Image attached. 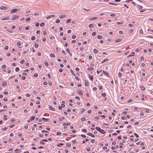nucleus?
<instances>
[{"label":"nucleus","instance_id":"26","mask_svg":"<svg viewBox=\"0 0 153 153\" xmlns=\"http://www.w3.org/2000/svg\"><path fill=\"white\" fill-rule=\"evenodd\" d=\"M70 71L71 72V74H73V75H74V76H75V74L74 73V72L73 71H72V69H70Z\"/></svg>","mask_w":153,"mask_h":153},{"label":"nucleus","instance_id":"47","mask_svg":"<svg viewBox=\"0 0 153 153\" xmlns=\"http://www.w3.org/2000/svg\"><path fill=\"white\" fill-rule=\"evenodd\" d=\"M91 149V148L90 147L86 149V151L87 152H89V151H90Z\"/></svg>","mask_w":153,"mask_h":153},{"label":"nucleus","instance_id":"35","mask_svg":"<svg viewBox=\"0 0 153 153\" xmlns=\"http://www.w3.org/2000/svg\"><path fill=\"white\" fill-rule=\"evenodd\" d=\"M96 34H97V33L96 32H94L92 33V36H94Z\"/></svg>","mask_w":153,"mask_h":153},{"label":"nucleus","instance_id":"23","mask_svg":"<svg viewBox=\"0 0 153 153\" xmlns=\"http://www.w3.org/2000/svg\"><path fill=\"white\" fill-rule=\"evenodd\" d=\"M86 120V118L85 117H83L81 119V120L82 121H84Z\"/></svg>","mask_w":153,"mask_h":153},{"label":"nucleus","instance_id":"37","mask_svg":"<svg viewBox=\"0 0 153 153\" xmlns=\"http://www.w3.org/2000/svg\"><path fill=\"white\" fill-rule=\"evenodd\" d=\"M108 59H104L103 60V61L102 62V63H103L104 62H105L106 61L108 60Z\"/></svg>","mask_w":153,"mask_h":153},{"label":"nucleus","instance_id":"24","mask_svg":"<svg viewBox=\"0 0 153 153\" xmlns=\"http://www.w3.org/2000/svg\"><path fill=\"white\" fill-rule=\"evenodd\" d=\"M108 4H110L114 5H117V4H115L112 2H109Z\"/></svg>","mask_w":153,"mask_h":153},{"label":"nucleus","instance_id":"42","mask_svg":"<svg viewBox=\"0 0 153 153\" xmlns=\"http://www.w3.org/2000/svg\"><path fill=\"white\" fill-rule=\"evenodd\" d=\"M85 111V109L84 108H82V110L81 111V114H82L83 112Z\"/></svg>","mask_w":153,"mask_h":153},{"label":"nucleus","instance_id":"30","mask_svg":"<svg viewBox=\"0 0 153 153\" xmlns=\"http://www.w3.org/2000/svg\"><path fill=\"white\" fill-rule=\"evenodd\" d=\"M36 37L35 36H33L31 37V40H34L35 39Z\"/></svg>","mask_w":153,"mask_h":153},{"label":"nucleus","instance_id":"49","mask_svg":"<svg viewBox=\"0 0 153 153\" xmlns=\"http://www.w3.org/2000/svg\"><path fill=\"white\" fill-rule=\"evenodd\" d=\"M146 37L147 38H153V37L152 36H146Z\"/></svg>","mask_w":153,"mask_h":153},{"label":"nucleus","instance_id":"48","mask_svg":"<svg viewBox=\"0 0 153 153\" xmlns=\"http://www.w3.org/2000/svg\"><path fill=\"white\" fill-rule=\"evenodd\" d=\"M38 76V74L37 73H35L33 75V76L34 77H36Z\"/></svg>","mask_w":153,"mask_h":153},{"label":"nucleus","instance_id":"7","mask_svg":"<svg viewBox=\"0 0 153 153\" xmlns=\"http://www.w3.org/2000/svg\"><path fill=\"white\" fill-rule=\"evenodd\" d=\"M102 72H103V73L106 76H107L108 77H109V73H108V72H106L104 70H103L102 71Z\"/></svg>","mask_w":153,"mask_h":153},{"label":"nucleus","instance_id":"20","mask_svg":"<svg viewBox=\"0 0 153 153\" xmlns=\"http://www.w3.org/2000/svg\"><path fill=\"white\" fill-rule=\"evenodd\" d=\"M50 56H51L52 57H55V55L53 53H51L50 54Z\"/></svg>","mask_w":153,"mask_h":153},{"label":"nucleus","instance_id":"34","mask_svg":"<svg viewBox=\"0 0 153 153\" xmlns=\"http://www.w3.org/2000/svg\"><path fill=\"white\" fill-rule=\"evenodd\" d=\"M19 68L18 67H16L15 68V71L16 72H18L19 71Z\"/></svg>","mask_w":153,"mask_h":153},{"label":"nucleus","instance_id":"41","mask_svg":"<svg viewBox=\"0 0 153 153\" xmlns=\"http://www.w3.org/2000/svg\"><path fill=\"white\" fill-rule=\"evenodd\" d=\"M66 146L68 147H70L71 146V144L69 143H67L66 144Z\"/></svg>","mask_w":153,"mask_h":153},{"label":"nucleus","instance_id":"54","mask_svg":"<svg viewBox=\"0 0 153 153\" xmlns=\"http://www.w3.org/2000/svg\"><path fill=\"white\" fill-rule=\"evenodd\" d=\"M116 143V142L115 140L113 141L112 143V144L113 145H114Z\"/></svg>","mask_w":153,"mask_h":153},{"label":"nucleus","instance_id":"19","mask_svg":"<svg viewBox=\"0 0 153 153\" xmlns=\"http://www.w3.org/2000/svg\"><path fill=\"white\" fill-rule=\"evenodd\" d=\"M89 78L91 80H93V77L92 75H89Z\"/></svg>","mask_w":153,"mask_h":153},{"label":"nucleus","instance_id":"4","mask_svg":"<svg viewBox=\"0 0 153 153\" xmlns=\"http://www.w3.org/2000/svg\"><path fill=\"white\" fill-rule=\"evenodd\" d=\"M0 8L1 10H8L7 7L5 6H1L0 7Z\"/></svg>","mask_w":153,"mask_h":153},{"label":"nucleus","instance_id":"59","mask_svg":"<svg viewBox=\"0 0 153 153\" xmlns=\"http://www.w3.org/2000/svg\"><path fill=\"white\" fill-rule=\"evenodd\" d=\"M82 131L85 132H87V130L86 129H82Z\"/></svg>","mask_w":153,"mask_h":153},{"label":"nucleus","instance_id":"50","mask_svg":"<svg viewBox=\"0 0 153 153\" xmlns=\"http://www.w3.org/2000/svg\"><path fill=\"white\" fill-rule=\"evenodd\" d=\"M76 36L75 35H73L72 36V38L73 39H74L76 38Z\"/></svg>","mask_w":153,"mask_h":153},{"label":"nucleus","instance_id":"64","mask_svg":"<svg viewBox=\"0 0 153 153\" xmlns=\"http://www.w3.org/2000/svg\"><path fill=\"white\" fill-rule=\"evenodd\" d=\"M134 31V30L132 29H131L129 31H128V33H131L133 31Z\"/></svg>","mask_w":153,"mask_h":153},{"label":"nucleus","instance_id":"58","mask_svg":"<svg viewBox=\"0 0 153 153\" xmlns=\"http://www.w3.org/2000/svg\"><path fill=\"white\" fill-rule=\"evenodd\" d=\"M101 95L103 97H105V95H106V94H105V93H103L101 94Z\"/></svg>","mask_w":153,"mask_h":153},{"label":"nucleus","instance_id":"9","mask_svg":"<svg viewBox=\"0 0 153 153\" xmlns=\"http://www.w3.org/2000/svg\"><path fill=\"white\" fill-rule=\"evenodd\" d=\"M87 134L88 135H89L91 137H95V136L94 135H93V134H92L90 132H88Z\"/></svg>","mask_w":153,"mask_h":153},{"label":"nucleus","instance_id":"60","mask_svg":"<svg viewBox=\"0 0 153 153\" xmlns=\"http://www.w3.org/2000/svg\"><path fill=\"white\" fill-rule=\"evenodd\" d=\"M26 79V77L25 76H23L22 77V80H25Z\"/></svg>","mask_w":153,"mask_h":153},{"label":"nucleus","instance_id":"43","mask_svg":"<svg viewBox=\"0 0 153 153\" xmlns=\"http://www.w3.org/2000/svg\"><path fill=\"white\" fill-rule=\"evenodd\" d=\"M34 46L35 48H37L39 46V44H38L36 43L35 44Z\"/></svg>","mask_w":153,"mask_h":153},{"label":"nucleus","instance_id":"62","mask_svg":"<svg viewBox=\"0 0 153 153\" xmlns=\"http://www.w3.org/2000/svg\"><path fill=\"white\" fill-rule=\"evenodd\" d=\"M121 76H122V73L120 72H119L118 73L119 77H120Z\"/></svg>","mask_w":153,"mask_h":153},{"label":"nucleus","instance_id":"29","mask_svg":"<svg viewBox=\"0 0 153 153\" xmlns=\"http://www.w3.org/2000/svg\"><path fill=\"white\" fill-rule=\"evenodd\" d=\"M94 26L93 25V24H90L89 25L88 27H93Z\"/></svg>","mask_w":153,"mask_h":153},{"label":"nucleus","instance_id":"2","mask_svg":"<svg viewBox=\"0 0 153 153\" xmlns=\"http://www.w3.org/2000/svg\"><path fill=\"white\" fill-rule=\"evenodd\" d=\"M19 16L18 15H15L12 16V20H15L18 19L19 18Z\"/></svg>","mask_w":153,"mask_h":153},{"label":"nucleus","instance_id":"40","mask_svg":"<svg viewBox=\"0 0 153 153\" xmlns=\"http://www.w3.org/2000/svg\"><path fill=\"white\" fill-rule=\"evenodd\" d=\"M44 64L46 66H48L49 65L48 63L47 62H44Z\"/></svg>","mask_w":153,"mask_h":153},{"label":"nucleus","instance_id":"11","mask_svg":"<svg viewBox=\"0 0 153 153\" xmlns=\"http://www.w3.org/2000/svg\"><path fill=\"white\" fill-rule=\"evenodd\" d=\"M139 87L140 88L141 90L142 91H144L145 89V87L144 86L142 85H140Z\"/></svg>","mask_w":153,"mask_h":153},{"label":"nucleus","instance_id":"63","mask_svg":"<svg viewBox=\"0 0 153 153\" xmlns=\"http://www.w3.org/2000/svg\"><path fill=\"white\" fill-rule=\"evenodd\" d=\"M116 15V14L114 13L111 14L110 15V16H115Z\"/></svg>","mask_w":153,"mask_h":153},{"label":"nucleus","instance_id":"15","mask_svg":"<svg viewBox=\"0 0 153 153\" xmlns=\"http://www.w3.org/2000/svg\"><path fill=\"white\" fill-rule=\"evenodd\" d=\"M42 119L45 122H47L49 120L48 119L45 118L44 117H42Z\"/></svg>","mask_w":153,"mask_h":153},{"label":"nucleus","instance_id":"8","mask_svg":"<svg viewBox=\"0 0 153 153\" xmlns=\"http://www.w3.org/2000/svg\"><path fill=\"white\" fill-rule=\"evenodd\" d=\"M55 16V15H49L46 17V19H49L51 18L52 17H54Z\"/></svg>","mask_w":153,"mask_h":153},{"label":"nucleus","instance_id":"33","mask_svg":"<svg viewBox=\"0 0 153 153\" xmlns=\"http://www.w3.org/2000/svg\"><path fill=\"white\" fill-rule=\"evenodd\" d=\"M6 30L8 32L11 33H13V31L11 30Z\"/></svg>","mask_w":153,"mask_h":153},{"label":"nucleus","instance_id":"32","mask_svg":"<svg viewBox=\"0 0 153 153\" xmlns=\"http://www.w3.org/2000/svg\"><path fill=\"white\" fill-rule=\"evenodd\" d=\"M71 19H68L66 21V23H69L71 22Z\"/></svg>","mask_w":153,"mask_h":153},{"label":"nucleus","instance_id":"36","mask_svg":"<svg viewBox=\"0 0 153 153\" xmlns=\"http://www.w3.org/2000/svg\"><path fill=\"white\" fill-rule=\"evenodd\" d=\"M30 20H31V18L30 17H28V18H27L26 19V21H30Z\"/></svg>","mask_w":153,"mask_h":153},{"label":"nucleus","instance_id":"16","mask_svg":"<svg viewBox=\"0 0 153 153\" xmlns=\"http://www.w3.org/2000/svg\"><path fill=\"white\" fill-rule=\"evenodd\" d=\"M97 37L98 39H102L103 38V37H102V36L100 35H98L97 36Z\"/></svg>","mask_w":153,"mask_h":153},{"label":"nucleus","instance_id":"31","mask_svg":"<svg viewBox=\"0 0 153 153\" xmlns=\"http://www.w3.org/2000/svg\"><path fill=\"white\" fill-rule=\"evenodd\" d=\"M7 85V83L6 82H3L2 83L1 85L3 86H5Z\"/></svg>","mask_w":153,"mask_h":153},{"label":"nucleus","instance_id":"57","mask_svg":"<svg viewBox=\"0 0 153 153\" xmlns=\"http://www.w3.org/2000/svg\"><path fill=\"white\" fill-rule=\"evenodd\" d=\"M47 33V32L46 31H44L43 32V34L44 35H46Z\"/></svg>","mask_w":153,"mask_h":153},{"label":"nucleus","instance_id":"53","mask_svg":"<svg viewBox=\"0 0 153 153\" xmlns=\"http://www.w3.org/2000/svg\"><path fill=\"white\" fill-rule=\"evenodd\" d=\"M71 124V123H66V126H69Z\"/></svg>","mask_w":153,"mask_h":153},{"label":"nucleus","instance_id":"6","mask_svg":"<svg viewBox=\"0 0 153 153\" xmlns=\"http://www.w3.org/2000/svg\"><path fill=\"white\" fill-rule=\"evenodd\" d=\"M122 39H121V38L118 39H116L115 41V43H117L118 42H121L122 41Z\"/></svg>","mask_w":153,"mask_h":153},{"label":"nucleus","instance_id":"51","mask_svg":"<svg viewBox=\"0 0 153 153\" xmlns=\"http://www.w3.org/2000/svg\"><path fill=\"white\" fill-rule=\"evenodd\" d=\"M33 93L35 94H37V92L36 90H33Z\"/></svg>","mask_w":153,"mask_h":153},{"label":"nucleus","instance_id":"10","mask_svg":"<svg viewBox=\"0 0 153 153\" xmlns=\"http://www.w3.org/2000/svg\"><path fill=\"white\" fill-rule=\"evenodd\" d=\"M49 108H50V109L52 111H55V108H53L52 106L49 105Z\"/></svg>","mask_w":153,"mask_h":153},{"label":"nucleus","instance_id":"22","mask_svg":"<svg viewBox=\"0 0 153 153\" xmlns=\"http://www.w3.org/2000/svg\"><path fill=\"white\" fill-rule=\"evenodd\" d=\"M94 69V68L93 67H91L88 68V70L89 71L92 70Z\"/></svg>","mask_w":153,"mask_h":153},{"label":"nucleus","instance_id":"61","mask_svg":"<svg viewBox=\"0 0 153 153\" xmlns=\"http://www.w3.org/2000/svg\"><path fill=\"white\" fill-rule=\"evenodd\" d=\"M46 38L45 37H44L42 39V41L43 42H45L46 40Z\"/></svg>","mask_w":153,"mask_h":153},{"label":"nucleus","instance_id":"1","mask_svg":"<svg viewBox=\"0 0 153 153\" xmlns=\"http://www.w3.org/2000/svg\"><path fill=\"white\" fill-rule=\"evenodd\" d=\"M95 128L97 130L99 131H100V133L102 134H103L105 133V132H102V131H104V130L102 129H101L100 127H96Z\"/></svg>","mask_w":153,"mask_h":153},{"label":"nucleus","instance_id":"5","mask_svg":"<svg viewBox=\"0 0 153 153\" xmlns=\"http://www.w3.org/2000/svg\"><path fill=\"white\" fill-rule=\"evenodd\" d=\"M85 84V86L88 87L89 85V82L88 81L85 80L84 81Z\"/></svg>","mask_w":153,"mask_h":153},{"label":"nucleus","instance_id":"18","mask_svg":"<svg viewBox=\"0 0 153 153\" xmlns=\"http://www.w3.org/2000/svg\"><path fill=\"white\" fill-rule=\"evenodd\" d=\"M66 16V15H62L59 16V18L61 19L62 18L65 17Z\"/></svg>","mask_w":153,"mask_h":153},{"label":"nucleus","instance_id":"21","mask_svg":"<svg viewBox=\"0 0 153 153\" xmlns=\"http://www.w3.org/2000/svg\"><path fill=\"white\" fill-rule=\"evenodd\" d=\"M45 25V23L43 22H42L40 25V27H42L44 26Z\"/></svg>","mask_w":153,"mask_h":153},{"label":"nucleus","instance_id":"45","mask_svg":"<svg viewBox=\"0 0 153 153\" xmlns=\"http://www.w3.org/2000/svg\"><path fill=\"white\" fill-rule=\"evenodd\" d=\"M15 126V125H11L9 126V127L11 128L14 127Z\"/></svg>","mask_w":153,"mask_h":153},{"label":"nucleus","instance_id":"56","mask_svg":"<svg viewBox=\"0 0 153 153\" xmlns=\"http://www.w3.org/2000/svg\"><path fill=\"white\" fill-rule=\"evenodd\" d=\"M76 42V40H73L71 42L72 43H75Z\"/></svg>","mask_w":153,"mask_h":153},{"label":"nucleus","instance_id":"28","mask_svg":"<svg viewBox=\"0 0 153 153\" xmlns=\"http://www.w3.org/2000/svg\"><path fill=\"white\" fill-rule=\"evenodd\" d=\"M25 61V60L24 59H22V60H21L20 61V63L21 64H23L24 62Z\"/></svg>","mask_w":153,"mask_h":153},{"label":"nucleus","instance_id":"46","mask_svg":"<svg viewBox=\"0 0 153 153\" xmlns=\"http://www.w3.org/2000/svg\"><path fill=\"white\" fill-rule=\"evenodd\" d=\"M44 141H41L40 142V143L41 144H42V145H44L45 144V143L44 142H43Z\"/></svg>","mask_w":153,"mask_h":153},{"label":"nucleus","instance_id":"27","mask_svg":"<svg viewBox=\"0 0 153 153\" xmlns=\"http://www.w3.org/2000/svg\"><path fill=\"white\" fill-rule=\"evenodd\" d=\"M7 129V127H4V128H2L1 129V130L3 131H6Z\"/></svg>","mask_w":153,"mask_h":153},{"label":"nucleus","instance_id":"39","mask_svg":"<svg viewBox=\"0 0 153 153\" xmlns=\"http://www.w3.org/2000/svg\"><path fill=\"white\" fill-rule=\"evenodd\" d=\"M63 145V144L62 143H60L59 144H58L57 145V146H58V147H60V146H59V145H62V146Z\"/></svg>","mask_w":153,"mask_h":153},{"label":"nucleus","instance_id":"17","mask_svg":"<svg viewBox=\"0 0 153 153\" xmlns=\"http://www.w3.org/2000/svg\"><path fill=\"white\" fill-rule=\"evenodd\" d=\"M94 52V53L97 54L98 52V51L96 49H94L93 50Z\"/></svg>","mask_w":153,"mask_h":153},{"label":"nucleus","instance_id":"14","mask_svg":"<svg viewBox=\"0 0 153 153\" xmlns=\"http://www.w3.org/2000/svg\"><path fill=\"white\" fill-rule=\"evenodd\" d=\"M97 18L96 17H94L93 18H91L89 19V20H95L97 19Z\"/></svg>","mask_w":153,"mask_h":153},{"label":"nucleus","instance_id":"38","mask_svg":"<svg viewBox=\"0 0 153 153\" xmlns=\"http://www.w3.org/2000/svg\"><path fill=\"white\" fill-rule=\"evenodd\" d=\"M8 49V46H5L4 47V49L5 50H7Z\"/></svg>","mask_w":153,"mask_h":153},{"label":"nucleus","instance_id":"25","mask_svg":"<svg viewBox=\"0 0 153 153\" xmlns=\"http://www.w3.org/2000/svg\"><path fill=\"white\" fill-rule=\"evenodd\" d=\"M35 118V116H32L31 117V118H30V120L31 121H32V120H33Z\"/></svg>","mask_w":153,"mask_h":153},{"label":"nucleus","instance_id":"44","mask_svg":"<svg viewBox=\"0 0 153 153\" xmlns=\"http://www.w3.org/2000/svg\"><path fill=\"white\" fill-rule=\"evenodd\" d=\"M117 23L118 24H123V22H117Z\"/></svg>","mask_w":153,"mask_h":153},{"label":"nucleus","instance_id":"12","mask_svg":"<svg viewBox=\"0 0 153 153\" xmlns=\"http://www.w3.org/2000/svg\"><path fill=\"white\" fill-rule=\"evenodd\" d=\"M10 19L9 17H6L2 18L1 19V20H9Z\"/></svg>","mask_w":153,"mask_h":153},{"label":"nucleus","instance_id":"52","mask_svg":"<svg viewBox=\"0 0 153 153\" xmlns=\"http://www.w3.org/2000/svg\"><path fill=\"white\" fill-rule=\"evenodd\" d=\"M21 44V43L20 42H18L17 43H16V45H17L18 46H20V45Z\"/></svg>","mask_w":153,"mask_h":153},{"label":"nucleus","instance_id":"13","mask_svg":"<svg viewBox=\"0 0 153 153\" xmlns=\"http://www.w3.org/2000/svg\"><path fill=\"white\" fill-rule=\"evenodd\" d=\"M77 93L79 94L82 95L83 93L82 91L80 90H77Z\"/></svg>","mask_w":153,"mask_h":153},{"label":"nucleus","instance_id":"55","mask_svg":"<svg viewBox=\"0 0 153 153\" xmlns=\"http://www.w3.org/2000/svg\"><path fill=\"white\" fill-rule=\"evenodd\" d=\"M56 23H58L60 22V20L59 19H57L56 21Z\"/></svg>","mask_w":153,"mask_h":153},{"label":"nucleus","instance_id":"3","mask_svg":"<svg viewBox=\"0 0 153 153\" xmlns=\"http://www.w3.org/2000/svg\"><path fill=\"white\" fill-rule=\"evenodd\" d=\"M20 9H18L17 8H15V9H12L10 11V13H15V12H16L17 11H19Z\"/></svg>","mask_w":153,"mask_h":153}]
</instances>
